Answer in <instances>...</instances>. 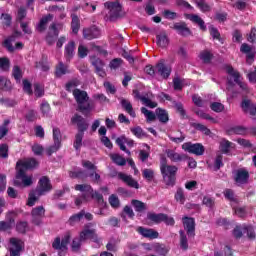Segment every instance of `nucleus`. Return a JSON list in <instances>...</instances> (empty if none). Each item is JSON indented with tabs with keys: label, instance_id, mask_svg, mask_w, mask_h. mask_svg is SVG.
<instances>
[{
	"label": "nucleus",
	"instance_id": "f257e3e1",
	"mask_svg": "<svg viewBox=\"0 0 256 256\" xmlns=\"http://www.w3.org/2000/svg\"><path fill=\"white\" fill-rule=\"evenodd\" d=\"M39 162L35 158L18 160L16 163L15 187H31L33 185V176H28V169H35Z\"/></svg>",
	"mask_w": 256,
	"mask_h": 256
},
{
	"label": "nucleus",
	"instance_id": "f03ea898",
	"mask_svg": "<svg viewBox=\"0 0 256 256\" xmlns=\"http://www.w3.org/2000/svg\"><path fill=\"white\" fill-rule=\"evenodd\" d=\"M72 93L77 103L78 111L87 117L95 109V106L89 101V94H87V91L78 88L74 89Z\"/></svg>",
	"mask_w": 256,
	"mask_h": 256
},
{
	"label": "nucleus",
	"instance_id": "7ed1b4c3",
	"mask_svg": "<svg viewBox=\"0 0 256 256\" xmlns=\"http://www.w3.org/2000/svg\"><path fill=\"white\" fill-rule=\"evenodd\" d=\"M177 171H179L177 166L168 165L167 158H161L160 172L167 187H175V183L177 182Z\"/></svg>",
	"mask_w": 256,
	"mask_h": 256
},
{
	"label": "nucleus",
	"instance_id": "20e7f679",
	"mask_svg": "<svg viewBox=\"0 0 256 256\" xmlns=\"http://www.w3.org/2000/svg\"><path fill=\"white\" fill-rule=\"evenodd\" d=\"M21 32L15 31L12 35L8 36L2 43L3 47L8 51V53H15V51H21L25 44L23 42H17L15 46L13 43L17 41V37H20Z\"/></svg>",
	"mask_w": 256,
	"mask_h": 256
},
{
	"label": "nucleus",
	"instance_id": "39448f33",
	"mask_svg": "<svg viewBox=\"0 0 256 256\" xmlns=\"http://www.w3.org/2000/svg\"><path fill=\"white\" fill-rule=\"evenodd\" d=\"M141 113L145 115L148 121H155V119H158L160 123H167V121H169V114L161 108H157L155 110L156 115L155 113H153L152 111H149L145 107L141 108Z\"/></svg>",
	"mask_w": 256,
	"mask_h": 256
},
{
	"label": "nucleus",
	"instance_id": "423d86ee",
	"mask_svg": "<svg viewBox=\"0 0 256 256\" xmlns=\"http://www.w3.org/2000/svg\"><path fill=\"white\" fill-rule=\"evenodd\" d=\"M92 223H88L84 226L83 231L80 232V239L81 241H87V239H90V241H93V243H101V239L97 235V230L90 229Z\"/></svg>",
	"mask_w": 256,
	"mask_h": 256
},
{
	"label": "nucleus",
	"instance_id": "0eeeda50",
	"mask_svg": "<svg viewBox=\"0 0 256 256\" xmlns=\"http://www.w3.org/2000/svg\"><path fill=\"white\" fill-rule=\"evenodd\" d=\"M226 72L228 73V75H230V77H233L235 83L239 85L242 91H245V93H249V86L247 85V83L241 81V74L237 72L233 68V66L231 65L226 66Z\"/></svg>",
	"mask_w": 256,
	"mask_h": 256
},
{
	"label": "nucleus",
	"instance_id": "6e6552de",
	"mask_svg": "<svg viewBox=\"0 0 256 256\" xmlns=\"http://www.w3.org/2000/svg\"><path fill=\"white\" fill-rule=\"evenodd\" d=\"M182 149L187 153H191L192 155H197L198 157L205 153V146L201 143H191L186 142L182 145Z\"/></svg>",
	"mask_w": 256,
	"mask_h": 256
},
{
	"label": "nucleus",
	"instance_id": "1a4fd4ad",
	"mask_svg": "<svg viewBox=\"0 0 256 256\" xmlns=\"http://www.w3.org/2000/svg\"><path fill=\"white\" fill-rule=\"evenodd\" d=\"M72 125H76L78 132L85 133L89 129V122L81 114L75 113L70 120Z\"/></svg>",
	"mask_w": 256,
	"mask_h": 256
},
{
	"label": "nucleus",
	"instance_id": "9d476101",
	"mask_svg": "<svg viewBox=\"0 0 256 256\" xmlns=\"http://www.w3.org/2000/svg\"><path fill=\"white\" fill-rule=\"evenodd\" d=\"M71 241V233L67 232L64 237L62 238H55L54 242L52 243L53 249H56L58 251H65L67 250V245H69V242Z\"/></svg>",
	"mask_w": 256,
	"mask_h": 256
},
{
	"label": "nucleus",
	"instance_id": "9b49d317",
	"mask_svg": "<svg viewBox=\"0 0 256 256\" xmlns=\"http://www.w3.org/2000/svg\"><path fill=\"white\" fill-rule=\"evenodd\" d=\"M104 7L110 11V21H115L121 15V4L119 2H106Z\"/></svg>",
	"mask_w": 256,
	"mask_h": 256
},
{
	"label": "nucleus",
	"instance_id": "f8f14e48",
	"mask_svg": "<svg viewBox=\"0 0 256 256\" xmlns=\"http://www.w3.org/2000/svg\"><path fill=\"white\" fill-rule=\"evenodd\" d=\"M156 75H160L162 79H169V76L171 75V66L165 65V60H160L156 65Z\"/></svg>",
	"mask_w": 256,
	"mask_h": 256
},
{
	"label": "nucleus",
	"instance_id": "ddd939ff",
	"mask_svg": "<svg viewBox=\"0 0 256 256\" xmlns=\"http://www.w3.org/2000/svg\"><path fill=\"white\" fill-rule=\"evenodd\" d=\"M23 250V241L19 238L10 239V256H21Z\"/></svg>",
	"mask_w": 256,
	"mask_h": 256
},
{
	"label": "nucleus",
	"instance_id": "4468645a",
	"mask_svg": "<svg viewBox=\"0 0 256 256\" xmlns=\"http://www.w3.org/2000/svg\"><path fill=\"white\" fill-rule=\"evenodd\" d=\"M57 37H59V29H57V24L52 23L49 26L48 32L46 34V43L48 45H55V41H57Z\"/></svg>",
	"mask_w": 256,
	"mask_h": 256
},
{
	"label": "nucleus",
	"instance_id": "2eb2a0df",
	"mask_svg": "<svg viewBox=\"0 0 256 256\" xmlns=\"http://www.w3.org/2000/svg\"><path fill=\"white\" fill-rule=\"evenodd\" d=\"M83 37L87 39V41H91L93 39H97L101 37V30L97 28V26H91L83 29Z\"/></svg>",
	"mask_w": 256,
	"mask_h": 256
},
{
	"label": "nucleus",
	"instance_id": "dca6fc26",
	"mask_svg": "<svg viewBox=\"0 0 256 256\" xmlns=\"http://www.w3.org/2000/svg\"><path fill=\"white\" fill-rule=\"evenodd\" d=\"M125 144L128 145V147H133V145H135V141H133L125 136H120L116 139V145L119 146L121 151H124V153H127V155H131V151H129L127 149Z\"/></svg>",
	"mask_w": 256,
	"mask_h": 256
},
{
	"label": "nucleus",
	"instance_id": "f3484780",
	"mask_svg": "<svg viewBox=\"0 0 256 256\" xmlns=\"http://www.w3.org/2000/svg\"><path fill=\"white\" fill-rule=\"evenodd\" d=\"M234 180L238 185L247 184L249 181V171H247L245 168H240L236 170Z\"/></svg>",
	"mask_w": 256,
	"mask_h": 256
},
{
	"label": "nucleus",
	"instance_id": "a211bd4d",
	"mask_svg": "<svg viewBox=\"0 0 256 256\" xmlns=\"http://www.w3.org/2000/svg\"><path fill=\"white\" fill-rule=\"evenodd\" d=\"M91 63L93 65V67H95L96 73H97V75H99V77L107 76V73L103 69L105 67V62H103V60H101L100 58H97L96 56H93L91 58Z\"/></svg>",
	"mask_w": 256,
	"mask_h": 256
},
{
	"label": "nucleus",
	"instance_id": "6ab92c4d",
	"mask_svg": "<svg viewBox=\"0 0 256 256\" xmlns=\"http://www.w3.org/2000/svg\"><path fill=\"white\" fill-rule=\"evenodd\" d=\"M31 215L34 225H41V218L45 217V208L43 206H37L32 209Z\"/></svg>",
	"mask_w": 256,
	"mask_h": 256
},
{
	"label": "nucleus",
	"instance_id": "aec40b11",
	"mask_svg": "<svg viewBox=\"0 0 256 256\" xmlns=\"http://www.w3.org/2000/svg\"><path fill=\"white\" fill-rule=\"evenodd\" d=\"M172 29L177 31V34L182 35V37H189V35H191V29L187 27V23L185 22L174 23Z\"/></svg>",
	"mask_w": 256,
	"mask_h": 256
},
{
	"label": "nucleus",
	"instance_id": "412c9836",
	"mask_svg": "<svg viewBox=\"0 0 256 256\" xmlns=\"http://www.w3.org/2000/svg\"><path fill=\"white\" fill-rule=\"evenodd\" d=\"M39 187L40 189L36 190L38 192L39 197H41L43 193H46L48 191H51V189H53V186L51 185V181L47 176H44L39 180Z\"/></svg>",
	"mask_w": 256,
	"mask_h": 256
},
{
	"label": "nucleus",
	"instance_id": "4be33fe9",
	"mask_svg": "<svg viewBox=\"0 0 256 256\" xmlns=\"http://www.w3.org/2000/svg\"><path fill=\"white\" fill-rule=\"evenodd\" d=\"M183 225L188 237H195V219L184 217Z\"/></svg>",
	"mask_w": 256,
	"mask_h": 256
},
{
	"label": "nucleus",
	"instance_id": "5701e85b",
	"mask_svg": "<svg viewBox=\"0 0 256 256\" xmlns=\"http://www.w3.org/2000/svg\"><path fill=\"white\" fill-rule=\"evenodd\" d=\"M137 232L146 239H157L159 237V232L142 226L137 228Z\"/></svg>",
	"mask_w": 256,
	"mask_h": 256
},
{
	"label": "nucleus",
	"instance_id": "b1692460",
	"mask_svg": "<svg viewBox=\"0 0 256 256\" xmlns=\"http://www.w3.org/2000/svg\"><path fill=\"white\" fill-rule=\"evenodd\" d=\"M242 111L245 113H249L251 117H255L256 115V104H253L251 100L244 99L241 103Z\"/></svg>",
	"mask_w": 256,
	"mask_h": 256
},
{
	"label": "nucleus",
	"instance_id": "393cba45",
	"mask_svg": "<svg viewBox=\"0 0 256 256\" xmlns=\"http://www.w3.org/2000/svg\"><path fill=\"white\" fill-rule=\"evenodd\" d=\"M118 177H119V179H121V181L126 183V185H128V187H132L134 189H139V182H137L135 179H133V176L120 172L118 174Z\"/></svg>",
	"mask_w": 256,
	"mask_h": 256
},
{
	"label": "nucleus",
	"instance_id": "a878e982",
	"mask_svg": "<svg viewBox=\"0 0 256 256\" xmlns=\"http://www.w3.org/2000/svg\"><path fill=\"white\" fill-rule=\"evenodd\" d=\"M186 19H189L195 25L201 29V31H207V26L205 25V21L197 14H186Z\"/></svg>",
	"mask_w": 256,
	"mask_h": 256
},
{
	"label": "nucleus",
	"instance_id": "bb28decb",
	"mask_svg": "<svg viewBox=\"0 0 256 256\" xmlns=\"http://www.w3.org/2000/svg\"><path fill=\"white\" fill-rule=\"evenodd\" d=\"M53 17V14L43 16L36 27L37 31L39 33H44V31L47 30V25H49V21H53Z\"/></svg>",
	"mask_w": 256,
	"mask_h": 256
},
{
	"label": "nucleus",
	"instance_id": "cd10ccee",
	"mask_svg": "<svg viewBox=\"0 0 256 256\" xmlns=\"http://www.w3.org/2000/svg\"><path fill=\"white\" fill-rule=\"evenodd\" d=\"M166 155H167L168 159H170V161H172V163H179V162L185 161V159H187V155L179 154V153L175 152L174 150H167Z\"/></svg>",
	"mask_w": 256,
	"mask_h": 256
},
{
	"label": "nucleus",
	"instance_id": "c85d7f7f",
	"mask_svg": "<svg viewBox=\"0 0 256 256\" xmlns=\"http://www.w3.org/2000/svg\"><path fill=\"white\" fill-rule=\"evenodd\" d=\"M232 131L235 135H256V127L246 128L243 126H236Z\"/></svg>",
	"mask_w": 256,
	"mask_h": 256
},
{
	"label": "nucleus",
	"instance_id": "c756f323",
	"mask_svg": "<svg viewBox=\"0 0 256 256\" xmlns=\"http://www.w3.org/2000/svg\"><path fill=\"white\" fill-rule=\"evenodd\" d=\"M120 105L122 109H124V111H126V113L130 115V117H136L135 110H133V105L131 104V101L122 98L120 101Z\"/></svg>",
	"mask_w": 256,
	"mask_h": 256
},
{
	"label": "nucleus",
	"instance_id": "7c9ffc66",
	"mask_svg": "<svg viewBox=\"0 0 256 256\" xmlns=\"http://www.w3.org/2000/svg\"><path fill=\"white\" fill-rule=\"evenodd\" d=\"M153 251L159 254L160 256H167V253H169L170 248L165 244L156 243L153 245Z\"/></svg>",
	"mask_w": 256,
	"mask_h": 256
},
{
	"label": "nucleus",
	"instance_id": "2f4dec72",
	"mask_svg": "<svg viewBox=\"0 0 256 256\" xmlns=\"http://www.w3.org/2000/svg\"><path fill=\"white\" fill-rule=\"evenodd\" d=\"M69 177L71 179H87V172L81 168H77L74 171L69 172Z\"/></svg>",
	"mask_w": 256,
	"mask_h": 256
},
{
	"label": "nucleus",
	"instance_id": "473e14b6",
	"mask_svg": "<svg viewBox=\"0 0 256 256\" xmlns=\"http://www.w3.org/2000/svg\"><path fill=\"white\" fill-rule=\"evenodd\" d=\"M156 43L158 47L165 48L169 45V38L165 32H161L156 36Z\"/></svg>",
	"mask_w": 256,
	"mask_h": 256
},
{
	"label": "nucleus",
	"instance_id": "72a5a7b5",
	"mask_svg": "<svg viewBox=\"0 0 256 256\" xmlns=\"http://www.w3.org/2000/svg\"><path fill=\"white\" fill-rule=\"evenodd\" d=\"M75 190L80 191L83 195H86V197H89V195L93 193V187L89 184H76Z\"/></svg>",
	"mask_w": 256,
	"mask_h": 256
},
{
	"label": "nucleus",
	"instance_id": "f704fd0d",
	"mask_svg": "<svg viewBox=\"0 0 256 256\" xmlns=\"http://www.w3.org/2000/svg\"><path fill=\"white\" fill-rule=\"evenodd\" d=\"M64 55L68 61H70V59H73V55H75V42L74 41L68 42V44L65 46Z\"/></svg>",
	"mask_w": 256,
	"mask_h": 256
},
{
	"label": "nucleus",
	"instance_id": "c9c22d12",
	"mask_svg": "<svg viewBox=\"0 0 256 256\" xmlns=\"http://www.w3.org/2000/svg\"><path fill=\"white\" fill-rule=\"evenodd\" d=\"M174 199L177 203H180V205H185V201H187L185 190H183V188H177Z\"/></svg>",
	"mask_w": 256,
	"mask_h": 256
},
{
	"label": "nucleus",
	"instance_id": "e433bc0d",
	"mask_svg": "<svg viewBox=\"0 0 256 256\" xmlns=\"http://www.w3.org/2000/svg\"><path fill=\"white\" fill-rule=\"evenodd\" d=\"M179 235L180 248L182 249V251H187V249H189V240L187 239V234H185V231L180 230Z\"/></svg>",
	"mask_w": 256,
	"mask_h": 256
},
{
	"label": "nucleus",
	"instance_id": "4c0bfd02",
	"mask_svg": "<svg viewBox=\"0 0 256 256\" xmlns=\"http://www.w3.org/2000/svg\"><path fill=\"white\" fill-rule=\"evenodd\" d=\"M110 159L119 167H125L127 165V160L120 154H110Z\"/></svg>",
	"mask_w": 256,
	"mask_h": 256
},
{
	"label": "nucleus",
	"instance_id": "58836bf2",
	"mask_svg": "<svg viewBox=\"0 0 256 256\" xmlns=\"http://www.w3.org/2000/svg\"><path fill=\"white\" fill-rule=\"evenodd\" d=\"M131 205L134 207L136 213H143L144 211H147V204L140 200H132Z\"/></svg>",
	"mask_w": 256,
	"mask_h": 256
},
{
	"label": "nucleus",
	"instance_id": "ea45409f",
	"mask_svg": "<svg viewBox=\"0 0 256 256\" xmlns=\"http://www.w3.org/2000/svg\"><path fill=\"white\" fill-rule=\"evenodd\" d=\"M164 218H165L164 213L155 214V213L149 212L147 214V219H149V221H152L153 223H163Z\"/></svg>",
	"mask_w": 256,
	"mask_h": 256
},
{
	"label": "nucleus",
	"instance_id": "a19ab883",
	"mask_svg": "<svg viewBox=\"0 0 256 256\" xmlns=\"http://www.w3.org/2000/svg\"><path fill=\"white\" fill-rule=\"evenodd\" d=\"M80 28H81V21L79 20V17L77 15L73 14L72 22H71L72 33L77 35V33H79Z\"/></svg>",
	"mask_w": 256,
	"mask_h": 256
},
{
	"label": "nucleus",
	"instance_id": "79ce46f5",
	"mask_svg": "<svg viewBox=\"0 0 256 256\" xmlns=\"http://www.w3.org/2000/svg\"><path fill=\"white\" fill-rule=\"evenodd\" d=\"M83 217H85V210H81L79 213L72 215L69 218L68 223L73 227V225L79 223Z\"/></svg>",
	"mask_w": 256,
	"mask_h": 256
},
{
	"label": "nucleus",
	"instance_id": "37998d69",
	"mask_svg": "<svg viewBox=\"0 0 256 256\" xmlns=\"http://www.w3.org/2000/svg\"><path fill=\"white\" fill-rule=\"evenodd\" d=\"M67 73H69V70H67V65L63 64V62H60L56 66V77H63V75H67Z\"/></svg>",
	"mask_w": 256,
	"mask_h": 256
},
{
	"label": "nucleus",
	"instance_id": "c03bdc74",
	"mask_svg": "<svg viewBox=\"0 0 256 256\" xmlns=\"http://www.w3.org/2000/svg\"><path fill=\"white\" fill-rule=\"evenodd\" d=\"M142 177L146 179V181H153L155 179V170L151 168H145L142 170Z\"/></svg>",
	"mask_w": 256,
	"mask_h": 256
},
{
	"label": "nucleus",
	"instance_id": "a18cd8bd",
	"mask_svg": "<svg viewBox=\"0 0 256 256\" xmlns=\"http://www.w3.org/2000/svg\"><path fill=\"white\" fill-rule=\"evenodd\" d=\"M117 245H119V239L117 238H110L106 245L107 251H111L112 253H116Z\"/></svg>",
	"mask_w": 256,
	"mask_h": 256
},
{
	"label": "nucleus",
	"instance_id": "49530a36",
	"mask_svg": "<svg viewBox=\"0 0 256 256\" xmlns=\"http://www.w3.org/2000/svg\"><path fill=\"white\" fill-rule=\"evenodd\" d=\"M243 233H245V224L237 225L232 231V235L235 239H241V237H243Z\"/></svg>",
	"mask_w": 256,
	"mask_h": 256
},
{
	"label": "nucleus",
	"instance_id": "de8ad7c7",
	"mask_svg": "<svg viewBox=\"0 0 256 256\" xmlns=\"http://www.w3.org/2000/svg\"><path fill=\"white\" fill-rule=\"evenodd\" d=\"M15 225V219L11 218L9 221H0V231H9L13 229Z\"/></svg>",
	"mask_w": 256,
	"mask_h": 256
},
{
	"label": "nucleus",
	"instance_id": "09e8293b",
	"mask_svg": "<svg viewBox=\"0 0 256 256\" xmlns=\"http://www.w3.org/2000/svg\"><path fill=\"white\" fill-rule=\"evenodd\" d=\"M196 131H200L204 135H211V130L207 128V126L201 124V123H192L191 124Z\"/></svg>",
	"mask_w": 256,
	"mask_h": 256
},
{
	"label": "nucleus",
	"instance_id": "8fccbe9b",
	"mask_svg": "<svg viewBox=\"0 0 256 256\" xmlns=\"http://www.w3.org/2000/svg\"><path fill=\"white\" fill-rule=\"evenodd\" d=\"M125 215H127L129 219H134L135 212H133V208H131L130 206H125L123 209V213L121 214L123 221H127V216Z\"/></svg>",
	"mask_w": 256,
	"mask_h": 256
},
{
	"label": "nucleus",
	"instance_id": "3c124183",
	"mask_svg": "<svg viewBox=\"0 0 256 256\" xmlns=\"http://www.w3.org/2000/svg\"><path fill=\"white\" fill-rule=\"evenodd\" d=\"M10 89H11V81L4 76H0V90L10 91Z\"/></svg>",
	"mask_w": 256,
	"mask_h": 256
},
{
	"label": "nucleus",
	"instance_id": "603ef678",
	"mask_svg": "<svg viewBox=\"0 0 256 256\" xmlns=\"http://www.w3.org/2000/svg\"><path fill=\"white\" fill-rule=\"evenodd\" d=\"M195 3L202 13L211 11V6H209L205 0H195Z\"/></svg>",
	"mask_w": 256,
	"mask_h": 256
},
{
	"label": "nucleus",
	"instance_id": "864d4df0",
	"mask_svg": "<svg viewBox=\"0 0 256 256\" xmlns=\"http://www.w3.org/2000/svg\"><path fill=\"white\" fill-rule=\"evenodd\" d=\"M85 135V132H78L75 136V141H74V148L76 150L81 149V146L83 145V137Z\"/></svg>",
	"mask_w": 256,
	"mask_h": 256
},
{
	"label": "nucleus",
	"instance_id": "5fc2aeb1",
	"mask_svg": "<svg viewBox=\"0 0 256 256\" xmlns=\"http://www.w3.org/2000/svg\"><path fill=\"white\" fill-rule=\"evenodd\" d=\"M244 233H247V237L251 241L255 240L256 234H255V228H253V226L244 224Z\"/></svg>",
	"mask_w": 256,
	"mask_h": 256
},
{
	"label": "nucleus",
	"instance_id": "6e6d98bb",
	"mask_svg": "<svg viewBox=\"0 0 256 256\" xmlns=\"http://www.w3.org/2000/svg\"><path fill=\"white\" fill-rule=\"evenodd\" d=\"M131 133L135 135L138 139H143V137H147V133L143 131V128L140 126L134 127L130 129Z\"/></svg>",
	"mask_w": 256,
	"mask_h": 256
},
{
	"label": "nucleus",
	"instance_id": "4d7b16f0",
	"mask_svg": "<svg viewBox=\"0 0 256 256\" xmlns=\"http://www.w3.org/2000/svg\"><path fill=\"white\" fill-rule=\"evenodd\" d=\"M199 57L201 61H203V63H211V59H213V54L210 53L209 50H204L200 52Z\"/></svg>",
	"mask_w": 256,
	"mask_h": 256
},
{
	"label": "nucleus",
	"instance_id": "13d9d810",
	"mask_svg": "<svg viewBox=\"0 0 256 256\" xmlns=\"http://www.w3.org/2000/svg\"><path fill=\"white\" fill-rule=\"evenodd\" d=\"M202 205H205V207H208L209 209H213L215 207V198L211 196H204Z\"/></svg>",
	"mask_w": 256,
	"mask_h": 256
},
{
	"label": "nucleus",
	"instance_id": "bf43d9fd",
	"mask_svg": "<svg viewBox=\"0 0 256 256\" xmlns=\"http://www.w3.org/2000/svg\"><path fill=\"white\" fill-rule=\"evenodd\" d=\"M36 69H41V71H47L49 69V64L47 63V57H43L42 60L35 63Z\"/></svg>",
	"mask_w": 256,
	"mask_h": 256
},
{
	"label": "nucleus",
	"instance_id": "052dcab7",
	"mask_svg": "<svg viewBox=\"0 0 256 256\" xmlns=\"http://www.w3.org/2000/svg\"><path fill=\"white\" fill-rule=\"evenodd\" d=\"M162 15H163L164 19H168L169 21H173V20L179 18V14H177L176 12H173L171 10H164L162 12Z\"/></svg>",
	"mask_w": 256,
	"mask_h": 256
},
{
	"label": "nucleus",
	"instance_id": "680f3d73",
	"mask_svg": "<svg viewBox=\"0 0 256 256\" xmlns=\"http://www.w3.org/2000/svg\"><path fill=\"white\" fill-rule=\"evenodd\" d=\"M9 123H11V121L6 119L4 120L3 125L0 126V139H3V137L9 133Z\"/></svg>",
	"mask_w": 256,
	"mask_h": 256
},
{
	"label": "nucleus",
	"instance_id": "e2e57ef3",
	"mask_svg": "<svg viewBox=\"0 0 256 256\" xmlns=\"http://www.w3.org/2000/svg\"><path fill=\"white\" fill-rule=\"evenodd\" d=\"M0 19L5 27H11V21H13V17L8 13H2Z\"/></svg>",
	"mask_w": 256,
	"mask_h": 256
},
{
	"label": "nucleus",
	"instance_id": "0e129e2a",
	"mask_svg": "<svg viewBox=\"0 0 256 256\" xmlns=\"http://www.w3.org/2000/svg\"><path fill=\"white\" fill-rule=\"evenodd\" d=\"M87 175V177H90L92 183H101V175L97 173V170H92Z\"/></svg>",
	"mask_w": 256,
	"mask_h": 256
},
{
	"label": "nucleus",
	"instance_id": "69168bd1",
	"mask_svg": "<svg viewBox=\"0 0 256 256\" xmlns=\"http://www.w3.org/2000/svg\"><path fill=\"white\" fill-rule=\"evenodd\" d=\"M11 67V61H9V58L3 57L0 58V69L3 71H9V68Z\"/></svg>",
	"mask_w": 256,
	"mask_h": 256
},
{
	"label": "nucleus",
	"instance_id": "338daca9",
	"mask_svg": "<svg viewBox=\"0 0 256 256\" xmlns=\"http://www.w3.org/2000/svg\"><path fill=\"white\" fill-rule=\"evenodd\" d=\"M234 213L237 215V217H240V219H245L247 217V209L245 207H235Z\"/></svg>",
	"mask_w": 256,
	"mask_h": 256
},
{
	"label": "nucleus",
	"instance_id": "774afa93",
	"mask_svg": "<svg viewBox=\"0 0 256 256\" xmlns=\"http://www.w3.org/2000/svg\"><path fill=\"white\" fill-rule=\"evenodd\" d=\"M123 65V59L121 58H114L113 60L110 61L109 67L110 69H119Z\"/></svg>",
	"mask_w": 256,
	"mask_h": 256
}]
</instances>
